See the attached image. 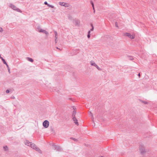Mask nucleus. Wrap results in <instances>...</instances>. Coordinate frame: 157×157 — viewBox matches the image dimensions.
<instances>
[{"instance_id":"1","label":"nucleus","mask_w":157,"mask_h":157,"mask_svg":"<svg viewBox=\"0 0 157 157\" xmlns=\"http://www.w3.org/2000/svg\"><path fill=\"white\" fill-rule=\"evenodd\" d=\"M10 7L13 10L16 11L20 13L22 12V11L20 9L18 8H17L14 5L12 4H10Z\"/></svg>"},{"instance_id":"2","label":"nucleus","mask_w":157,"mask_h":157,"mask_svg":"<svg viewBox=\"0 0 157 157\" xmlns=\"http://www.w3.org/2000/svg\"><path fill=\"white\" fill-rule=\"evenodd\" d=\"M139 150L141 154L144 155L145 154L146 151L145 147L143 146L140 145L139 147Z\"/></svg>"},{"instance_id":"3","label":"nucleus","mask_w":157,"mask_h":157,"mask_svg":"<svg viewBox=\"0 0 157 157\" xmlns=\"http://www.w3.org/2000/svg\"><path fill=\"white\" fill-rule=\"evenodd\" d=\"M124 36L128 37L129 38L131 39H134L135 37V35H132L130 33H126L124 34Z\"/></svg>"},{"instance_id":"4","label":"nucleus","mask_w":157,"mask_h":157,"mask_svg":"<svg viewBox=\"0 0 157 157\" xmlns=\"http://www.w3.org/2000/svg\"><path fill=\"white\" fill-rule=\"evenodd\" d=\"M49 125V122L48 120L44 121L43 123V125L44 128H48Z\"/></svg>"},{"instance_id":"5","label":"nucleus","mask_w":157,"mask_h":157,"mask_svg":"<svg viewBox=\"0 0 157 157\" xmlns=\"http://www.w3.org/2000/svg\"><path fill=\"white\" fill-rule=\"evenodd\" d=\"M90 64L92 66L96 67L98 70L99 71L101 70V69L92 60L90 61Z\"/></svg>"},{"instance_id":"6","label":"nucleus","mask_w":157,"mask_h":157,"mask_svg":"<svg viewBox=\"0 0 157 157\" xmlns=\"http://www.w3.org/2000/svg\"><path fill=\"white\" fill-rule=\"evenodd\" d=\"M59 4L61 6H64L65 7H68V4L64 2H59Z\"/></svg>"},{"instance_id":"7","label":"nucleus","mask_w":157,"mask_h":157,"mask_svg":"<svg viewBox=\"0 0 157 157\" xmlns=\"http://www.w3.org/2000/svg\"><path fill=\"white\" fill-rule=\"evenodd\" d=\"M73 120L74 121V123L77 126L79 125L78 123V120L76 118V117H74L72 118Z\"/></svg>"},{"instance_id":"8","label":"nucleus","mask_w":157,"mask_h":157,"mask_svg":"<svg viewBox=\"0 0 157 157\" xmlns=\"http://www.w3.org/2000/svg\"><path fill=\"white\" fill-rule=\"evenodd\" d=\"M25 144L26 145L30 146L31 145V144H32V143L29 142V141L28 140H26L25 141Z\"/></svg>"},{"instance_id":"9","label":"nucleus","mask_w":157,"mask_h":157,"mask_svg":"<svg viewBox=\"0 0 157 157\" xmlns=\"http://www.w3.org/2000/svg\"><path fill=\"white\" fill-rule=\"evenodd\" d=\"M30 147L33 149H35L36 147V146L34 143H32V144H31Z\"/></svg>"},{"instance_id":"10","label":"nucleus","mask_w":157,"mask_h":157,"mask_svg":"<svg viewBox=\"0 0 157 157\" xmlns=\"http://www.w3.org/2000/svg\"><path fill=\"white\" fill-rule=\"evenodd\" d=\"M26 59L28 61H30L32 63L34 61L33 59L31 58L28 57L26 58Z\"/></svg>"},{"instance_id":"11","label":"nucleus","mask_w":157,"mask_h":157,"mask_svg":"<svg viewBox=\"0 0 157 157\" xmlns=\"http://www.w3.org/2000/svg\"><path fill=\"white\" fill-rule=\"evenodd\" d=\"M35 150L37 151H38L40 153H42L40 149V148L37 147H36V148L35 149Z\"/></svg>"},{"instance_id":"12","label":"nucleus","mask_w":157,"mask_h":157,"mask_svg":"<svg viewBox=\"0 0 157 157\" xmlns=\"http://www.w3.org/2000/svg\"><path fill=\"white\" fill-rule=\"evenodd\" d=\"M41 31H42L41 33H43L46 34L47 35H48L49 33H48V32H47V31H46L45 30H44V29H42V30H41Z\"/></svg>"},{"instance_id":"13","label":"nucleus","mask_w":157,"mask_h":157,"mask_svg":"<svg viewBox=\"0 0 157 157\" xmlns=\"http://www.w3.org/2000/svg\"><path fill=\"white\" fill-rule=\"evenodd\" d=\"M37 31H38L39 33H41L42 31H41V30H42L43 29H41L40 26H38L37 27Z\"/></svg>"},{"instance_id":"14","label":"nucleus","mask_w":157,"mask_h":157,"mask_svg":"<svg viewBox=\"0 0 157 157\" xmlns=\"http://www.w3.org/2000/svg\"><path fill=\"white\" fill-rule=\"evenodd\" d=\"M57 151H61L62 150V148L59 146H57L56 147V149Z\"/></svg>"},{"instance_id":"15","label":"nucleus","mask_w":157,"mask_h":157,"mask_svg":"<svg viewBox=\"0 0 157 157\" xmlns=\"http://www.w3.org/2000/svg\"><path fill=\"white\" fill-rule=\"evenodd\" d=\"M76 111L75 110H74L73 112V113L72 114V118H74V117H75V115L76 114Z\"/></svg>"},{"instance_id":"16","label":"nucleus","mask_w":157,"mask_h":157,"mask_svg":"<svg viewBox=\"0 0 157 157\" xmlns=\"http://www.w3.org/2000/svg\"><path fill=\"white\" fill-rule=\"evenodd\" d=\"M0 59H1L2 60L4 64H6V62L5 60L1 56V55L0 54Z\"/></svg>"},{"instance_id":"17","label":"nucleus","mask_w":157,"mask_h":157,"mask_svg":"<svg viewBox=\"0 0 157 157\" xmlns=\"http://www.w3.org/2000/svg\"><path fill=\"white\" fill-rule=\"evenodd\" d=\"M139 100L142 103L144 104H147L148 103L146 101H143V100H142L141 99H139Z\"/></svg>"},{"instance_id":"18","label":"nucleus","mask_w":157,"mask_h":157,"mask_svg":"<svg viewBox=\"0 0 157 157\" xmlns=\"http://www.w3.org/2000/svg\"><path fill=\"white\" fill-rule=\"evenodd\" d=\"M3 149L5 151H7L8 150V147L6 145L3 146Z\"/></svg>"},{"instance_id":"19","label":"nucleus","mask_w":157,"mask_h":157,"mask_svg":"<svg viewBox=\"0 0 157 157\" xmlns=\"http://www.w3.org/2000/svg\"><path fill=\"white\" fill-rule=\"evenodd\" d=\"M90 31H89L88 32V34L87 35V36L88 38H90Z\"/></svg>"},{"instance_id":"20","label":"nucleus","mask_w":157,"mask_h":157,"mask_svg":"<svg viewBox=\"0 0 157 157\" xmlns=\"http://www.w3.org/2000/svg\"><path fill=\"white\" fill-rule=\"evenodd\" d=\"M48 6L49 7H51V8H53L54 10H55L56 9V8H55L54 7V6H52V5H49V4L48 5Z\"/></svg>"},{"instance_id":"21","label":"nucleus","mask_w":157,"mask_h":157,"mask_svg":"<svg viewBox=\"0 0 157 157\" xmlns=\"http://www.w3.org/2000/svg\"><path fill=\"white\" fill-rule=\"evenodd\" d=\"M75 22L76 25H78L79 23V21L77 19L75 20Z\"/></svg>"},{"instance_id":"22","label":"nucleus","mask_w":157,"mask_h":157,"mask_svg":"<svg viewBox=\"0 0 157 157\" xmlns=\"http://www.w3.org/2000/svg\"><path fill=\"white\" fill-rule=\"evenodd\" d=\"M90 25H91V26L92 27V28L91 29H90V31H93V30H94V26L93 25V24H90Z\"/></svg>"},{"instance_id":"23","label":"nucleus","mask_w":157,"mask_h":157,"mask_svg":"<svg viewBox=\"0 0 157 157\" xmlns=\"http://www.w3.org/2000/svg\"><path fill=\"white\" fill-rule=\"evenodd\" d=\"M128 59L129 60H132L134 59L133 57H132V56H128Z\"/></svg>"},{"instance_id":"24","label":"nucleus","mask_w":157,"mask_h":157,"mask_svg":"<svg viewBox=\"0 0 157 157\" xmlns=\"http://www.w3.org/2000/svg\"><path fill=\"white\" fill-rule=\"evenodd\" d=\"M52 146L53 148L54 149L56 150L57 146L56 145L53 144Z\"/></svg>"},{"instance_id":"25","label":"nucleus","mask_w":157,"mask_h":157,"mask_svg":"<svg viewBox=\"0 0 157 157\" xmlns=\"http://www.w3.org/2000/svg\"><path fill=\"white\" fill-rule=\"evenodd\" d=\"M70 139L73 140H74V141H78L77 139H75V138H73V137H71Z\"/></svg>"},{"instance_id":"26","label":"nucleus","mask_w":157,"mask_h":157,"mask_svg":"<svg viewBox=\"0 0 157 157\" xmlns=\"http://www.w3.org/2000/svg\"><path fill=\"white\" fill-rule=\"evenodd\" d=\"M90 2L92 6L94 7V4L93 2L92 1H90Z\"/></svg>"},{"instance_id":"27","label":"nucleus","mask_w":157,"mask_h":157,"mask_svg":"<svg viewBox=\"0 0 157 157\" xmlns=\"http://www.w3.org/2000/svg\"><path fill=\"white\" fill-rule=\"evenodd\" d=\"M90 113H91V116H92V121H93V122L94 123V117H93V115L92 114V113H91V112H90Z\"/></svg>"},{"instance_id":"28","label":"nucleus","mask_w":157,"mask_h":157,"mask_svg":"<svg viewBox=\"0 0 157 157\" xmlns=\"http://www.w3.org/2000/svg\"><path fill=\"white\" fill-rule=\"evenodd\" d=\"M3 31V29L2 27L0 28V32H2Z\"/></svg>"},{"instance_id":"29","label":"nucleus","mask_w":157,"mask_h":157,"mask_svg":"<svg viewBox=\"0 0 157 157\" xmlns=\"http://www.w3.org/2000/svg\"><path fill=\"white\" fill-rule=\"evenodd\" d=\"M44 4L45 5H47L48 6L49 4L46 1H45L44 2Z\"/></svg>"},{"instance_id":"30","label":"nucleus","mask_w":157,"mask_h":157,"mask_svg":"<svg viewBox=\"0 0 157 157\" xmlns=\"http://www.w3.org/2000/svg\"><path fill=\"white\" fill-rule=\"evenodd\" d=\"M10 90H7L6 91V93H9L10 92Z\"/></svg>"},{"instance_id":"31","label":"nucleus","mask_w":157,"mask_h":157,"mask_svg":"<svg viewBox=\"0 0 157 157\" xmlns=\"http://www.w3.org/2000/svg\"><path fill=\"white\" fill-rule=\"evenodd\" d=\"M6 64L7 66V68H10L9 67V66L8 65V64H7V63L6 62V64Z\"/></svg>"},{"instance_id":"32","label":"nucleus","mask_w":157,"mask_h":157,"mask_svg":"<svg viewBox=\"0 0 157 157\" xmlns=\"http://www.w3.org/2000/svg\"><path fill=\"white\" fill-rule=\"evenodd\" d=\"M54 33H55V36H57V32L56 31L54 32Z\"/></svg>"},{"instance_id":"33","label":"nucleus","mask_w":157,"mask_h":157,"mask_svg":"<svg viewBox=\"0 0 157 157\" xmlns=\"http://www.w3.org/2000/svg\"><path fill=\"white\" fill-rule=\"evenodd\" d=\"M115 25V26L116 27H118V26L117 23V22H116Z\"/></svg>"},{"instance_id":"34","label":"nucleus","mask_w":157,"mask_h":157,"mask_svg":"<svg viewBox=\"0 0 157 157\" xmlns=\"http://www.w3.org/2000/svg\"><path fill=\"white\" fill-rule=\"evenodd\" d=\"M8 71L9 73L10 74V68H8Z\"/></svg>"},{"instance_id":"35","label":"nucleus","mask_w":157,"mask_h":157,"mask_svg":"<svg viewBox=\"0 0 157 157\" xmlns=\"http://www.w3.org/2000/svg\"><path fill=\"white\" fill-rule=\"evenodd\" d=\"M55 41L56 44L57 43V39H55Z\"/></svg>"},{"instance_id":"36","label":"nucleus","mask_w":157,"mask_h":157,"mask_svg":"<svg viewBox=\"0 0 157 157\" xmlns=\"http://www.w3.org/2000/svg\"><path fill=\"white\" fill-rule=\"evenodd\" d=\"M11 98L13 99H14L15 97L14 96H12Z\"/></svg>"},{"instance_id":"37","label":"nucleus","mask_w":157,"mask_h":157,"mask_svg":"<svg viewBox=\"0 0 157 157\" xmlns=\"http://www.w3.org/2000/svg\"><path fill=\"white\" fill-rule=\"evenodd\" d=\"M93 8V10H94V13L95 12V10H94V7H92Z\"/></svg>"},{"instance_id":"38","label":"nucleus","mask_w":157,"mask_h":157,"mask_svg":"<svg viewBox=\"0 0 157 157\" xmlns=\"http://www.w3.org/2000/svg\"><path fill=\"white\" fill-rule=\"evenodd\" d=\"M138 76L139 77H140V73H139V74H138Z\"/></svg>"},{"instance_id":"39","label":"nucleus","mask_w":157,"mask_h":157,"mask_svg":"<svg viewBox=\"0 0 157 157\" xmlns=\"http://www.w3.org/2000/svg\"><path fill=\"white\" fill-rule=\"evenodd\" d=\"M55 39H57V36H55Z\"/></svg>"},{"instance_id":"40","label":"nucleus","mask_w":157,"mask_h":157,"mask_svg":"<svg viewBox=\"0 0 157 157\" xmlns=\"http://www.w3.org/2000/svg\"><path fill=\"white\" fill-rule=\"evenodd\" d=\"M56 48L57 49H59V50H60V48H58V47H56Z\"/></svg>"},{"instance_id":"41","label":"nucleus","mask_w":157,"mask_h":157,"mask_svg":"<svg viewBox=\"0 0 157 157\" xmlns=\"http://www.w3.org/2000/svg\"><path fill=\"white\" fill-rule=\"evenodd\" d=\"M73 109H74V110H75V108H74V106H73Z\"/></svg>"},{"instance_id":"42","label":"nucleus","mask_w":157,"mask_h":157,"mask_svg":"<svg viewBox=\"0 0 157 157\" xmlns=\"http://www.w3.org/2000/svg\"><path fill=\"white\" fill-rule=\"evenodd\" d=\"M101 157H103V156H101Z\"/></svg>"}]
</instances>
